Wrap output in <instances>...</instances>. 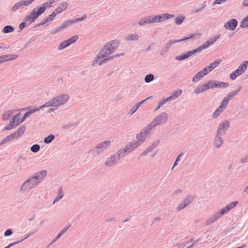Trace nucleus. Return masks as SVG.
Segmentation results:
<instances>
[{
    "mask_svg": "<svg viewBox=\"0 0 248 248\" xmlns=\"http://www.w3.org/2000/svg\"><path fill=\"white\" fill-rule=\"evenodd\" d=\"M192 200L193 198L192 197H188L185 201L179 204L177 207V210L180 211L184 208L190 203Z\"/></svg>",
    "mask_w": 248,
    "mask_h": 248,
    "instance_id": "6ab92c4d",
    "label": "nucleus"
},
{
    "mask_svg": "<svg viewBox=\"0 0 248 248\" xmlns=\"http://www.w3.org/2000/svg\"><path fill=\"white\" fill-rule=\"evenodd\" d=\"M138 109L134 106L131 110V113H134Z\"/></svg>",
    "mask_w": 248,
    "mask_h": 248,
    "instance_id": "69168bd1",
    "label": "nucleus"
},
{
    "mask_svg": "<svg viewBox=\"0 0 248 248\" xmlns=\"http://www.w3.org/2000/svg\"><path fill=\"white\" fill-rule=\"evenodd\" d=\"M218 218V216L217 215H214L213 217L209 218L206 222V224L208 225L210 223H213Z\"/></svg>",
    "mask_w": 248,
    "mask_h": 248,
    "instance_id": "a18cd8bd",
    "label": "nucleus"
},
{
    "mask_svg": "<svg viewBox=\"0 0 248 248\" xmlns=\"http://www.w3.org/2000/svg\"><path fill=\"white\" fill-rule=\"evenodd\" d=\"M239 70H237L236 69L235 71H234L233 73L231 74L230 75V78L232 80L235 79L237 77L241 75V74H240V72L238 71Z\"/></svg>",
    "mask_w": 248,
    "mask_h": 248,
    "instance_id": "f704fd0d",
    "label": "nucleus"
},
{
    "mask_svg": "<svg viewBox=\"0 0 248 248\" xmlns=\"http://www.w3.org/2000/svg\"><path fill=\"white\" fill-rule=\"evenodd\" d=\"M221 62V60L220 59H217L214 61L213 62L211 63L210 65L212 66L213 69H215L220 64Z\"/></svg>",
    "mask_w": 248,
    "mask_h": 248,
    "instance_id": "37998d69",
    "label": "nucleus"
},
{
    "mask_svg": "<svg viewBox=\"0 0 248 248\" xmlns=\"http://www.w3.org/2000/svg\"><path fill=\"white\" fill-rule=\"evenodd\" d=\"M232 95H228L224 98L219 107L213 113V116L214 118L217 117L226 108L228 105L229 101L231 99Z\"/></svg>",
    "mask_w": 248,
    "mask_h": 248,
    "instance_id": "0eeeda50",
    "label": "nucleus"
},
{
    "mask_svg": "<svg viewBox=\"0 0 248 248\" xmlns=\"http://www.w3.org/2000/svg\"><path fill=\"white\" fill-rule=\"evenodd\" d=\"M248 65V61H244L237 69L238 71L240 72V74H242L246 70L247 67Z\"/></svg>",
    "mask_w": 248,
    "mask_h": 248,
    "instance_id": "bb28decb",
    "label": "nucleus"
},
{
    "mask_svg": "<svg viewBox=\"0 0 248 248\" xmlns=\"http://www.w3.org/2000/svg\"><path fill=\"white\" fill-rule=\"evenodd\" d=\"M243 5L245 6H248V0H244L243 1Z\"/></svg>",
    "mask_w": 248,
    "mask_h": 248,
    "instance_id": "0e129e2a",
    "label": "nucleus"
},
{
    "mask_svg": "<svg viewBox=\"0 0 248 248\" xmlns=\"http://www.w3.org/2000/svg\"><path fill=\"white\" fill-rule=\"evenodd\" d=\"M12 234V231L11 229H8L6 231V232H4V236H8Z\"/></svg>",
    "mask_w": 248,
    "mask_h": 248,
    "instance_id": "052dcab7",
    "label": "nucleus"
},
{
    "mask_svg": "<svg viewBox=\"0 0 248 248\" xmlns=\"http://www.w3.org/2000/svg\"><path fill=\"white\" fill-rule=\"evenodd\" d=\"M197 51L198 52V48L197 49H195V50H193L188 51L186 54H185L182 56H180L177 57L176 59L178 60L181 61L182 60H184L185 59H187L188 57L192 56L193 54H194V53Z\"/></svg>",
    "mask_w": 248,
    "mask_h": 248,
    "instance_id": "aec40b11",
    "label": "nucleus"
},
{
    "mask_svg": "<svg viewBox=\"0 0 248 248\" xmlns=\"http://www.w3.org/2000/svg\"><path fill=\"white\" fill-rule=\"evenodd\" d=\"M68 4L66 2H63L54 11L57 15L64 11L67 8Z\"/></svg>",
    "mask_w": 248,
    "mask_h": 248,
    "instance_id": "a211bd4d",
    "label": "nucleus"
},
{
    "mask_svg": "<svg viewBox=\"0 0 248 248\" xmlns=\"http://www.w3.org/2000/svg\"><path fill=\"white\" fill-rule=\"evenodd\" d=\"M237 21L236 19H232L228 22L224 26L226 29L233 31L236 27Z\"/></svg>",
    "mask_w": 248,
    "mask_h": 248,
    "instance_id": "dca6fc26",
    "label": "nucleus"
},
{
    "mask_svg": "<svg viewBox=\"0 0 248 248\" xmlns=\"http://www.w3.org/2000/svg\"><path fill=\"white\" fill-rule=\"evenodd\" d=\"M156 23L155 16H146L141 19L139 22L140 26H143L145 24H154Z\"/></svg>",
    "mask_w": 248,
    "mask_h": 248,
    "instance_id": "1a4fd4ad",
    "label": "nucleus"
},
{
    "mask_svg": "<svg viewBox=\"0 0 248 248\" xmlns=\"http://www.w3.org/2000/svg\"><path fill=\"white\" fill-rule=\"evenodd\" d=\"M205 84L207 88V90H208L210 88H215V82L209 81L206 84Z\"/></svg>",
    "mask_w": 248,
    "mask_h": 248,
    "instance_id": "864d4df0",
    "label": "nucleus"
},
{
    "mask_svg": "<svg viewBox=\"0 0 248 248\" xmlns=\"http://www.w3.org/2000/svg\"><path fill=\"white\" fill-rule=\"evenodd\" d=\"M69 227L62 230L61 231V232L59 234H58V235H57V236L56 237V239H58V238H59L62 234H63L64 233H65L66 232V231L68 229Z\"/></svg>",
    "mask_w": 248,
    "mask_h": 248,
    "instance_id": "13d9d810",
    "label": "nucleus"
},
{
    "mask_svg": "<svg viewBox=\"0 0 248 248\" xmlns=\"http://www.w3.org/2000/svg\"><path fill=\"white\" fill-rule=\"evenodd\" d=\"M23 7L22 2L20 1L16 3L13 6L11 10L12 11L15 12L18 10L21 7Z\"/></svg>",
    "mask_w": 248,
    "mask_h": 248,
    "instance_id": "72a5a7b5",
    "label": "nucleus"
},
{
    "mask_svg": "<svg viewBox=\"0 0 248 248\" xmlns=\"http://www.w3.org/2000/svg\"><path fill=\"white\" fill-rule=\"evenodd\" d=\"M16 111V110H10L5 112L2 116V119L4 121H8Z\"/></svg>",
    "mask_w": 248,
    "mask_h": 248,
    "instance_id": "5701e85b",
    "label": "nucleus"
},
{
    "mask_svg": "<svg viewBox=\"0 0 248 248\" xmlns=\"http://www.w3.org/2000/svg\"><path fill=\"white\" fill-rule=\"evenodd\" d=\"M21 114L19 113L15 115L10 120L11 124H13L16 127L24 122V119L21 118Z\"/></svg>",
    "mask_w": 248,
    "mask_h": 248,
    "instance_id": "ddd939ff",
    "label": "nucleus"
},
{
    "mask_svg": "<svg viewBox=\"0 0 248 248\" xmlns=\"http://www.w3.org/2000/svg\"><path fill=\"white\" fill-rule=\"evenodd\" d=\"M240 27L242 28H247L248 27V16L242 20Z\"/></svg>",
    "mask_w": 248,
    "mask_h": 248,
    "instance_id": "e433bc0d",
    "label": "nucleus"
},
{
    "mask_svg": "<svg viewBox=\"0 0 248 248\" xmlns=\"http://www.w3.org/2000/svg\"><path fill=\"white\" fill-rule=\"evenodd\" d=\"M120 157L119 156L112 155L106 160L105 165L107 166H111L115 164Z\"/></svg>",
    "mask_w": 248,
    "mask_h": 248,
    "instance_id": "f3484780",
    "label": "nucleus"
},
{
    "mask_svg": "<svg viewBox=\"0 0 248 248\" xmlns=\"http://www.w3.org/2000/svg\"><path fill=\"white\" fill-rule=\"evenodd\" d=\"M218 218V216L217 215H214L213 217L209 218L206 222V224L208 225L210 223H213Z\"/></svg>",
    "mask_w": 248,
    "mask_h": 248,
    "instance_id": "c03bdc74",
    "label": "nucleus"
},
{
    "mask_svg": "<svg viewBox=\"0 0 248 248\" xmlns=\"http://www.w3.org/2000/svg\"><path fill=\"white\" fill-rule=\"evenodd\" d=\"M213 69H214L212 68V66L210 64L209 65L205 67L202 70H203V72H205V74L207 75L209 72H211Z\"/></svg>",
    "mask_w": 248,
    "mask_h": 248,
    "instance_id": "3c124183",
    "label": "nucleus"
},
{
    "mask_svg": "<svg viewBox=\"0 0 248 248\" xmlns=\"http://www.w3.org/2000/svg\"><path fill=\"white\" fill-rule=\"evenodd\" d=\"M63 194L62 190V189H60L59 190L58 196L55 199V200H54V201L53 202V204L55 202H57L58 201H59L60 199H61L63 197Z\"/></svg>",
    "mask_w": 248,
    "mask_h": 248,
    "instance_id": "ea45409f",
    "label": "nucleus"
},
{
    "mask_svg": "<svg viewBox=\"0 0 248 248\" xmlns=\"http://www.w3.org/2000/svg\"><path fill=\"white\" fill-rule=\"evenodd\" d=\"M219 36L215 37L212 38L205 42L204 44L202 45V46L198 48V52H200L202 49L207 48L210 46L212 45L214 43L218 38Z\"/></svg>",
    "mask_w": 248,
    "mask_h": 248,
    "instance_id": "2eb2a0df",
    "label": "nucleus"
},
{
    "mask_svg": "<svg viewBox=\"0 0 248 248\" xmlns=\"http://www.w3.org/2000/svg\"><path fill=\"white\" fill-rule=\"evenodd\" d=\"M16 127V126L13 124H11V122L10 121L9 124L4 128L3 131L10 130Z\"/></svg>",
    "mask_w": 248,
    "mask_h": 248,
    "instance_id": "a19ab883",
    "label": "nucleus"
},
{
    "mask_svg": "<svg viewBox=\"0 0 248 248\" xmlns=\"http://www.w3.org/2000/svg\"><path fill=\"white\" fill-rule=\"evenodd\" d=\"M229 84L223 82L215 81V88L227 87Z\"/></svg>",
    "mask_w": 248,
    "mask_h": 248,
    "instance_id": "2f4dec72",
    "label": "nucleus"
},
{
    "mask_svg": "<svg viewBox=\"0 0 248 248\" xmlns=\"http://www.w3.org/2000/svg\"><path fill=\"white\" fill-rule=\"evenodd\" d=\"M244 191L248 194V186L246 187V188L244 190Z\"/></svg>",
    "mask_w": 248,
    "mask_h": 248,
    "instance_id": "774afa93",
    "label": "nucleus"
},
{
    "mask_svg": "<svg viewBox=\"0 0 248 248\" xmlns=\"http://www.w3.org/2000/svg\"><path fill=\"white\" fill-rule=\"evenodd\" d=\"M230 126V122L228 121H225L221 123L217 130V135H222L225 133V131Z\"/></svg>",
    "mask_w": 248,
    "mask_h": 248,
    "instance_id": "9b49d317",
    "label": "nucleus"
},
{
    "mask_svg": "<svg viewBox=\"0 0 248 248\" xmlns=\"http://www.w3.org/2000/svg\"><path fill=\"white\" fill-rule=\"evenodd\" d=\"M57 1V0H49L43 3L42 4L43 7H45V9L46 10L47 8H49L51 7L52 4Z\"/></svg>",
    "mask_w": 248,
    "mask_h": 248,
    "instance_id": "7c9ffc66",
    "label": "nucleus"
},
{
    "mask_svg": "<svg viewBox=\"0 0 248 248\" xmlns=\"http://www.w3.org/2000/svg\"><path fill=\"white\" fill-rule=\"evenodd\" d=\"M168 119L167 114L165 113H161L159 116H157L155 120L153 121L150 124L146 127V129L150 130L152 128L155 127L158 124H162Z\"/></svg>",
    "mask_w": 248,
    "mask_h": 248,
    "instance_id": "39448f33",
    "label": "nucleus"
},
{
    "mask_svg": "<svg viewBox=\"0 0 248 248\" xmlns=\"http://www.w3.org/2000/svg\"><path fill=\"white\" fill-rule=\"evenodd\" d=\"M57 15L56 14V13L54 11H53V12L45 19L44 21H42L41 23H40L39 25H43L46 22H49L52 21Z\"/></svg>",
    "mask_w": 248,
    "mask_h": 248,
    "instance_id": "4be33fe9",
    "label": "nucleus"
},
{
    "mask_svg": "<svg viewBox=\"0 0 248 248\" xmlns=\"http://www.w3.org/2000/svg\"><path fill=\"white\" fill-rule=\"evenodd\" d=\"M25 27V23H21L20 25H19V28L22 30L23 29V28H24Z\"/></svg>",
    "mask_w": 248,
    "mask_h": 248,
    "instance_id": "e2e57ef3",
    "label": "nucleus"
},
{
    "mask_svg": "<svg viewBox=\"0 0 248 248\" xmlns=\"http://www.w3.org/2000/svg\"><path fill=\"white\" fill-rule=\"evenodd\" d=\"M78 38V36L77 35H74L68 40H66L62 42L59 46V49L61 50L64 49L67 46L70 45L71 44L75 43Z\"/></svg>",
    "mask_w": 248,
    "mask_h": 248,
    "instance_id": "6e6552de",
    "label": "nucleus"
},
{
    "mask_svg": "<svg viewBox=\"0 0 248 248\" xmlns=\"http://www.w3.org/2000/svg\"><path fill=\"white\" fill-rule=\"evenodd\" d=\"M139 146V144L136 142V141L130 142L126 145V146L124 149L119 151L118 153V156L120 157H124Z\"/></svg>",
    "mask_w": 248,
    "mask_h": 248,
    "instance_id": "423d86ee",
    "label": "nucleus"
},
{
    "mask_svg": "<svg viewBox=\"0 0 248 248\" xmlns=\"http://www.w3.org/2000/svg\"><path fill=\"white\" fill-rule=\"evenodd\" d=\"M170 100L169 97H167V98H163L160 101H159V103L161 105H163L165 103H166L168 101Z\"/></svg>",
    "mask_w": 248,
    "mask_h": 248,
    "instance_id": "4d7b16f0",
    "label": "nucleus"
},
{
    "mask_svg": "<svg viewBox=\"0 0 248 248\" xmlns=\"http://www.w3.org/2000/svg\"><path fill=\"white\" fill-rule=\"evenodd\" d=\"M229 209L227 207V206L225 207L224 208H222L219 213H218L217 215V216H218V217H220L224 214L227 213L229 211Z\"/></svg>",
    "mask_w": 248,
    "mask_h": 248,
    "instance_id": "58836bf2",
    "label": "nucleus"
},
{
    "mask_svg": "<svg viewBox=\"0 0 248 248\" xmlns=\"http://www.w3.org/2000/svg\"><path fill=\"white\" fill-rule=\"evenodd\" d=\"M34 0H22L20 1L22 2L23 6H27L30 5Z\"/></svg>",
    "mask_w": 248,
    "mask_h": 248,
    "instance_id": "09e8293b",
    "label": "nucleus"
},
{
    "mask_svg": "<svg viewBox=\"0 0 248 248\" xmlns=\"http://www.w3.org/2000/svg\"><path fill=\"white\" fill-rule=\"evenodd\" d=\"M185 17L184 16H180L176 17L175 19V23L177 25H180L181 24L184 20H185Z\"/></svg>",
    "mask_w": 248,
    "mask_h": 248,
    "instance_id": "79ce46f5",
    "label": "nucleus"
},
{
    "mask_svg": "<svg viewBox=\"0 0 248 248\" xmlns=\"http://www.w3.org/2000/svg\"><path fill=\"white\" fill-rule=\"evenodd\" d=\"M194 36H195V34H193V35H191L190 36H189L188 37H186V38H183L182 39H180V40H174L173 41H170L166 44V47L167 48H169L173 44H175V43H179V42H181L182 41H185V40H188L189 39H190V38H192L194 37Z\"/></svg>",
    "mask_w": 248,
    "mask_h": 248,
    "instance_id": "412c9836",
    "label": "nucleus"
},
{
    "mask_svg": "<svg viewBox=\"0 0 248 248\" xmlns=\"http://www.w3.org/2000/svg\"><path fill=\"white\" fill-rule=\"evenodd\" d=\"M150 97H148L147 98L145 99L144 100L141 101V102L137 103L135 106V107L138 109V108L140 106V105L144 102L146 100H147L148 99H149Z\"/></svg>",
    "mask_w": 248,
    "mask_h": 248,
    "instance_id": "bf43d9fd",
    "label": "nucleus"
},
{
    "mask_svg": "<svg viewBox=\"0 0 248 248\" xmlns=\"http://www.w3.org/2000/svg\"><path fill=\"white\" fill-rule=\"evenodd\" d=\"M182 156V154L179 155L176 159V161H179L181 159Z\"/></svg>",
    "mask_w": 248,
    "mask_h": 248,
    "instance_id": "338daca9",
    "label": "nucleus"
},
{
    "mask_svg": "<svg viewBox=\"0 0 248 248\" xmlns=\"http://www.w3.org/2000/svg\"><path fill=\"white\" fill-rule=\"evenodd\" d=\"M46 171L43 170L41 171L39 174L32 177L28 181H26L22 186V189L30 190L36 186L46 176Z\"/></svg>",
    "mask_w": 248,
    "mask_h": 248,
    "instance_id": "f03ea898",
    "label": "nucleus"
},
{
    "mask_svg": "<svg viewBox=\"0 0 248 248\" xmlns=\"http://www.w3.org/2000/svg\"><path fill=\"white\" fill-rule=\"evenodd\" d=\"M219 135L217 134V136L215 139V145L216 147H219L222 143V140L221 138L218 136Z\"/></svg>",
    "mask_w": 248,
    "mask_h": 248,
    "instance_id": "c9c22d12",
    "label": "nucleus"
},
{
    "mask_svg": "<svg viewBox=\"0 0 248 248\" xmlns=\"http://www.w3.org/2000/svg\"><path fill=\"white\" fill-rule=\"evenodd\" d=\"M41 108L40 107L39 108L31 109L30 111H27L26 112V113L24 114V117H23V119H24V120H25V119L29 116H30L31 114L33 113L34 112L39 111Z\"/></svg>",
    "mask_w": 248,
    "mask_h": 248,
    "instance_id": "473e14b6",
    "label": "nucleus"
},
{
    "mask_svg": "<svg viewBox=\"0 0 248 248\" xmlns=\"http://www.w3.org/2000/svg\"><path fill=\"white\" fill-rule=\"evenodd\" d=\"M25 129L26 128L25 126H22L19 127L14 133L7 136L5 138L3 139L0 142V146H1L7 142L17 140L22 136L24 133Z\"/></svg>",
    "mask_w": 248,
    "mask_h": 248,
    "instance_id": "20e7f679",
    "label": "nucleus"
},
{
    "mask_svg": "<svg viewBox=\"0 0 248 248\" xmlns=\"http://www.w3.org/2000/svg\"><path fill=\"white\" fill-rule=\"evenodd\" d=\"M145 133H140L137 135V139L138 141H136V142L138 143L139 145H140L145 140Z\"/></svg>",
    "mask_w": 248,
    "mask_h": 248,
    "instance_id": "c85d7f7f",
    "label": "nucleus"
},
{
    "mask_svg": "<svg viewBox=\"0 0 248 248\" xmlns=\"http://www.w3.org/2000/svg\"><path fill=\"white\" fill-rule=\"evenodd\" d=\"M37 17L35 15V11H32L31 14L26 17V20L30 23H32Z\"/></svg>",
    "mask_w": 248,
    "mask_h": 248,
    "instance_id": "a878e982",
    "label": "nucleus"
},
{
    "mask_svg": "<svg viewBox=\"0 0 248 248\" xmlns=\"http://www.w3.org/2000/svg\"><path fill=\"white\" fill-rule=\"evenodd\" d=\"M31 150L32 152L36 153L40 150V146L38 144H34L31 146Z\"/></svg>",
    "mask_w": 248,
    "mask_h": 248,
    "instance_id": "8fccbe9b",
    "label": "nucleus"
},
{
    "mask_svg": "<svg viewBox=\"0 0 248 248\" xmlns=\"http://www.w3.org/2000/svg\"><path fill=\"white\" fill-rule=\"evenodd\" d=\"M205 75H206L205 72H203V70H202L194 76L192 78V81L193 82H197Z\"/></svg>",
    "mask_w": 248,
    "mask_h": 248,
    "instance_id": "393cba45",
    "label": "nucleus"
},
{
    "mask_svg": "<svg viewBox=\"0 0 248 248\" xmlns=\"http://www.w3.org/2000/svg\"><path fill=\"white\" fill-rule=\"evenodd\" d=\"M54 136L53 135H50L45 138L44 142L46 143H49L54 140Z\"/></svg>",
    "mask_w": 248,
    "mask_h": 248,
    "instance_id": "49530a36",
    "label": "nucleus"
},
{
    "mask_svg": "<svg viewBox=\"0 0 248 248\" xmlns=\"http://www.w3.org/2000/svg\"><path fill=\"white\" fill-rule=\"evenodd\" d=\"M18 57L16 54H8L2 55L0 56V63L7 62L8 61H12L15 60Z\"/></svg>",
    "mask_w": 248,
    "mask_h": 248,
    "instance_id": "4468645a",
    "label": "nucleus"
},
{
    "mask_svg": "<svg viewBox=\"0 0 248 248\" xmlns=\"http://www.w3.org/2000/svg\"><path fill=\"white\" fill-rule=\"evenodd\" d=\"M206 90H207V88L205 86V84H204L201 85L197 87L195 89L194 93H199L205 92Z\"/></svg>",
    "mask_w": 248,
    "mask_h": 248,
    "instance_id": "c756f323",
    "label": "nucleus"
},
{
    "mask_svg": "<svg viewBox=\"0 0 248 248\" xmlns=\"http://www.w3.org/2000/svg\"><path fill=\"white\" fill-rule=\"evenodd\" d=\"M139 38V36L137 34H130L126 37V40L129 41L136 40Z\"/></svg>",
    "mask_w": 248,
    "mask_h": 248,
    "instance_id": "4c0bfd02",
    "label": "nucleus"
},
{
    "mask_svg": "<svg viewBox=\"0 0 248 248\" xmlns=\"http://www.w3.org/2000/svg\"><path fill=\"white\" fill-rule=\"evenodd\" d=\"M213 69H214L212 68V66L210 64L209 65L205 67L202 70H203V72H205V74L207 75L209 72H211Z\"/></svg>",
    "mask_w": 248,
    "mask_h": 248,
    "instance_id": "603ef678",
    "label": "nucleus"
},
{
    "mask_svg": "<svg viewBox=\"0 0 248 248\" xmlns=\"http://www.w3.org/2000/svg\"><path fill=\"white\" fill-rule=\"evenodd\" d=\"M68 99L69 97L67 95H60L47 102L44 105L40 107V108L61 106L65 103Z\"/></svg>",
    "mask_w": 248,
    "mask_h": 248,
    "instance_id": "7ed1b4c3",
    "label": "nucleus"
},
{
    "mask_svg": "<svg viewBox=\"0 0 248 248\" xmlns=\"http://www.w3.org/2000/svg\"><path fill=\"white\" fill-rule=\"evenodd\" d=\"M182 91L181 90H177L176 91H175L173 92L172 93V94L169 96V99L170 100H174L175 98H177L179 96H180L182 94Z\"/></svg>",
    "mask_w": 248,
    "mask_h": 248,
    "instance_id": "cd10ccee",
    "label": "nucleus"
},
{
    "mask_svg": "<svg viewBox=\"0 0 248 248\" xmlns=\"http://www.w3.org/2000/svg\"><path fill=\"white\" fill-rule=\"evenodd\" d=\"M237 204H238V202L235 201V202L231 203L230 204H229L228 205H227L226 206L228 208V209H229V210H230L232 209V208H233V207H234Z\"/></svg>",
    "mask_w": 248,
    "mask_h": 248,
    "instance_id": "6e6d98bb",
    "label": "nucleus"
},
{
    "mask_svg": "<svg viewBox=\"0 0 248 248\" xmlns=\"http://www.w3.org/2000/svg\"><path fill=\"white\" fill-rule=\"evenodd\" d=\"M154 79V76L152 74L147 75L145 78V81L146 82H149L152 81Z\"/></svg>",
    "mask_w": 248,
    "mask_h": 248,
    "instance_id": "5fc2aeb1",
    "label": "nucleus"
},
{
    "mask_svg": "<svg viewBox=\"0 0 248 248\" xmlns=\"http://www.w3.org/2000/svg\"><path fill=\"white\" fill-rule=\"evenodd\" d=\"M14 30V28L10 26H6L3 29V32L4 33H9L13 31Z\"/></svg>",
    "mask_w": 248,
    "mask_h": 248,
    "instance_id": "de8ad7c7",
    "label": "nucleus"
},
{
    "mask_svg": "<svg viewBox=\"0 0 248 248\" xmlns=\"http://www.w3.org/2000/svg\"><path fill=\"white\" fill-rule=\"evenodd\" d=\"M174 15H170L169 14H164L161 15L155 16V18L156 19V23L162 22L166 20L173 18Z\"/></svg>",
    "mask_w": 248,
    "mask_h": 248,
    "instance_id": "f8f14e48",
    "label": "nucleus"
},
{
    "mask_svg": "<svg viewBox=\"0 0 248 248\" xmlns=\"http://www.w3.org/2000/svg\"><path fill=\"white\" fill-rule=\"evenodd\" d=\"M227 0H216L214 2V4H220L222 3L223 2L226 1Z\"/></svg>",
    "mask_w": 248,
    "mask_h": 248,
    "instance_id": "680f3d73",
    "label": "nucleus"
},
{
    "mask_svg": "<svg viewBox=\"0 0 248 248\" xmlns=\"http://www.w3.org/2000/svg\"><path fill=\"white\" fill-rule=\"evenodd\" d=\"M45 10V7H43V5L41 4V6L39 7L34 9L32 10V11H35V15L38 18L39 16H40L44 13Z\"/></svg>",
    "mask_w": 248,
    "mask_h": 248,
    "instance_id": "b1692460",
    "label": "nucleus"
},
{
    "mask_svg": "<svg viewBox=\"0 0 248 248\" xmlns=\"http://www.w3.org/2000/svg\"><path fill=\"white\" fill-rule=\"evenodd\" d=\"M110 145V142L108 140L103 141L99 144L94 148L93 151L97 152V153L103 151Z\"/></svg>",
    "mask_w": 248,
    "mask_h": 248,
    "instance_id": "9d476101",
    "label": "nucleus"
},
{
    "mask_svg": "<svg viewBox=\"0 0 248 248\" xmlns=\"http://www.w3.org/2000/svg\"><path fill=\"white\" fill-rule=\"evenodd\" d=\"M119 42L118 40H112L108 43L100 50L95 58V63H98L99 65L110 59L108 56L112 53L118 47Z\"/></svg>",
    "mask_w": 248,
    "mask_h": 248,
    "instance_id": "f257e3e1",
    "label": "nucleus"
}]
</instances>
